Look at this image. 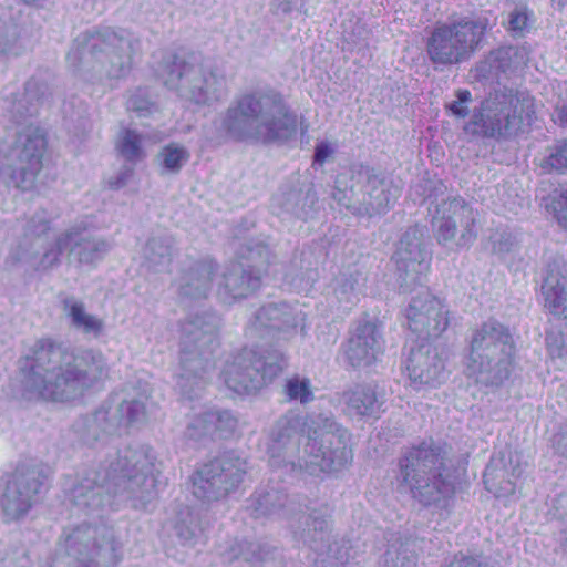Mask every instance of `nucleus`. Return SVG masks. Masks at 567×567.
<instances>
[{
    "mask_svg": "<svg viewBox=\"0 0 567 567\" xmlns=\"http://www.w3.org/2000/svg\"><path fill=\"white\" fill-rule=\"evenodd\" d=\"M162 465L146 445L118 450L96 468L65 477L62 488L75 514L102 518L122 504L144 509L158 494Z\"/></svg>",
    "mask_w": 567,
    "mask_h": 567,
    "instance_id": "f257e3e1",
    "label": "nucleus"
},
{
    "mask_svg": "<svg viewBox=\"0 0 567 567\" xmlns=\"http://www.w3.org/2000/svg\"><path fill=\"white\" fill-rule=\"evenodd\" d=\"M268 455L271 467L312 476L338 473L353 460L350 433L326 413L281 416L271 430Z\"/></svg>",
    "mask_w": 567,
    "mask_h": 567,
    "instance_id": "f03ea898",
    "label": "nucleus"
},
{
    "mask_svg": "<svg viewBox=\"0 0 567 567\" xmlns=\"http://www.w3.org/2000/svg\"><path fill=\"white\" fill-rule=\"evenodd\" d=\"M29 371L24 375V391L30 398L65 402L104 378L109 372L105 357L99 350L69 348L50 340L35 342Z\"/></svg>",
    "mask_w": 567,
    "mask_h": 567,
    "instance_id": "7ed1b4c3",
    "label": "nucleus"
},
{
    "mask_svg": "<svg viewBox=\"0 0 567 567\" xmlns=\"http://www.w3.org/2000/svg\"><path fill=\"white\" fill-rule=\"evenodd\" d=\"M54 218L44 209L28 218L21 226L17 246L10 252L11 258L44 271L60 264L64 250H69L72 260L89 266H95L110 251V241L87 234L94 227L92 216L81 217L54 240L48 241L47 235Z\"/></svg>",
    "mask_w": 567,
    "mask_h": 567,
    "instance_id": "20e7f679",
    "label": "nucleus"
},
{
    "mask_svg": "<svg viewBox=\"0 0 567 567\" xmlns=\"http://www.w3.org/2000/svg\"><path fill=\"white\" fill-rule=\"evenodd\" d=\"M141 41L123 28L94 27L80 33L68 52L66 60L76 78L91 84L90 94H103L113 80L126 78Z\"/></svg>",
    "mask_w": 567,
    "mask_h": 567,
    "instance_id": "39448f33",
    "label": "nucleus"
},
{
    "mask_svg": "<svg viewBox=\"0 0 567 567\" xmlns=\"http://www.w3.org/2000/svg\"><path fill=\"white\" fill-rule=\"evenodd\" d=\"M298 120L276 89L255 90L238 96L220 117V128L236 141H286L297 132Z\"/></svg>",
    "mask_w": 567,
    "mask_h": 567,
    "instance_id": "423d86ee",
    "label": "nucleus"
},
{
    "mask_svg": "<svg viewBox=\"0 0 567 567\" xmlns=\"http://www.w3.org/2000/svg\"><path fill=\"white\" fill-rule=\"evenodd\" d=\"M219 316L212 311L197 313L181 324L179 365L175 377L183 400L199 398L212 379L210 358L219 346Z\"/></svg>",
    "mask_w": 567,
    "mask_h": 567,
    "instance_id": "0eeeda50",
    "label": "nucleus"
},
{
    "mask_svg": "<svg viewBox=\"0 0 567 567\" xmlns=\"http://www.w3.org/2000/svg\"><path fill=\"white\" fill-rule=\"evenodd\" d=\"M121 558L112 527L82 523L64 528L49 567H110Z\"/></svg>",
    "mask_w": 567,
    "mask_h": 567,
    "instance_id": "6e6552de",
    "label": "nucleus"
},
{
    "mask_svg": "<svg viewBox=\"0 0 567 567\" xmlns=\"http://www.w3.org/2000/svg\"><path fill=\"white\" fill-rule=\"evenodd\" d=\"M404 482L420 503L440 505L453 496L455 478L441 447L422 443L400 461Z\"/></svg>",
    "mask_w": 567,
    "mask_h": 567,
    "instance_id": "1a4fd4ad",
    "label": "nucleus"
},
{
    "mask_svg": "<svg viewBox=\"0 0 567 567\" xmlns=\"http://www.w3.org/2000/svg\"><path fill=\"white\" fill-rule=\"evenodd\" d=\"M515 344L507 327L489 319L473 330L466 371L489 385H499L512 370Z\"/></svg>",
    "mask_w": 567,
    "mask_h": 567,
    "instance_id": "9d476101",
    "label": "nucleus"
},
{
    "mask_svg": "<svg viewBox=\"0 0 567 567\" xmlns=\"http://www.w3.org/2000/svg\"><path fill=\"white\" fill-rule=\"evenodd\" d=\"M533 114L534 100L529 95L506 89L495 91L474 109L472 118L464 125V131L473 136L508 138L516 134L525 122L529 124Z\"/></svg>",
    "mask_w": 567,
    "mask_h": 567,
    "instance_id": "9b49d317",
    "label": "nucleus"
},
{
    "mask_svg": "<svg viewBox=\"0 0 567 567\" xmlns=\"http://www.w3.org/2000/svg\"><path fill=\"white\" fill-rule=\"evenodd\" d=\"M286 367L285 354L268 342H254L227 359L220 378L238 395H249L271 383Z\"/></svg>",
    "mask_w": 567,
    "mask_h": 567,
    "instance_id": "f8f14e48",
    "label": "nucleus"
},
{
    "mask_svg": "<svg viewBox=\"0 0 567 567\" xmlns=\"http://www.w3.org/2000/svg\"><path fill=\"white\" fill-rule=\"evenodd\" d=\"M247 511L256 519L260 518H289L292 520L293 537L317 553L326 548L330 553L329 520L318 511L295 513L291 504L288 505L287 495L276 488H258L248 499Z\"/></svg>",
    "mask_w": 567,
    "mask_h": 567,
    "instance_id": "ddd939ff",
    "label": "nucleus"
},
{
    "mask_svg": "<svg viewBox=\"0 0 567 567\" xmlns=\"http://www.w3.org/2000/svg\"><path fill=\"white\" fill-rule=\"evenodd\" d=\"M159 78L166 87L196 104H212L227 94L225 76L196 54L169 56L161 66Z\"/></svg>",
    "mask_w": 567,
    "mask_h": 567,
    "instance_id": "4468645a",
    "label": "nucleus"
},
{
    "mask_svg": "<svg viewBox=\"0 0 567 567\" xmlns=\"http://www.w3.org/2000/svg\"><path fill=\"white\" fill-rule=\"evenodd\" d=\"M486 29V19L472 17H454L436 24L426 40L429 60L436 68L468 60Z\"/></svg>",
    "mask_w": 567,
    "mask_h": 567,
    "instance_id": "2eb2a0df",
    "label": "nucleus"
},
{
    "mask_svg": "<svg viewBox=\"0 0 567 567\" xmlns=\"http://www.w3.org/2000/svg\"><path fill=\"white\" fill-rule=\"evenodd\" d=\"M147 400L145 393L116 394L112 398L114 408L102 405L92 415L79 419L74 424V431L84 443L93 444L105 436L116 434L122 427L143 423L147 414Z\"/></svg>",
    "mask_w": 567,
    "mask_h": 567,
    "instance_id": "dca6fc26",
    "label": "nucleus"
},
{
    "mask_svg": "<svg viewBox=\"0 0 567 567\" xmlns=\"http://www.w3.org/2000/svg\"><path fill=\"white\" fill-rule=\"evenodd\" d=\"M51 474V467L41 462L24 461L17 466L0 498L7 522L28 514Z\"/></svg>",
    "mask_w": 567,
    "mask_h": 567,
    "instance_id": "f3484780",
    "label": "nucleus"
},
{
    "mask_svg": "<svg viewBox=\"0 0 567 567\" xmlns=\"http://www.w3.org/2000/svg\"><path fill=\"white\" fill-rule=\"evenodd\" d=\"M477 212L461 196L442 200L432 216L434 236L440 245L468 248L477 237Z\"/></svg>",
    "mask_w": 567,
    "mask_h": 567,
    "instance_id": "a211bd4d",
    "label": "nucleus"
},
{
    "mask_svg": "<svg viewBox=\"0 0 567 567\" xmlns=\"http://www.w3.org/2000/svg\"><path fill=\"white\" fill-rule=\"evenodd\" d=\"M247 461L235 453L202 465L193 475V494L203 501H217L236 491L247 474Z\"/></svg>",
    "mask_w": 567,
    "mask_h": 567,
    "instance_id": "6ab92c4d",
    "label": "nucleus"
},
{
    "mask_svg": "<svg viewBox=\"0 0 567 567\" xmlns=\"http://www.w3.org/2000/svg\"><path fill=\"white\" fill-rule=\"evenodd\" d=\"M246 250L240 254L239 260L227 265L220 275L217 293L224 302L246 298L260 287L269 249L258 244L255 247L247 246Z\"/></svg>",
    "mask_w": 567,
    "mask_h": 567,
    "instance_id": "aec40b11",
    "label": "nucleus"
},
{
    "mask_svg": "<svg viewBox=\"0 0 567 567\" xmlns=\"http://www.w3.org/2000/svg\"><path fill=\"white\" fill-rule=\"evenodd\" d=\"M432 252L424 239L423 228H409L399 241L395 252L396 284L400 292H412L423 287L430 271Z\"/></svg>",
    "mask_w": 567,
    "mask_h": 567,
    "instance_id": "412c9836",
    "label": "nucleus"
},
{
    "mask_svg": "<svg viewBox=\"0 0 567 567\" xmlns=\"http://www.w3.org/2000/svg\"><path fill=\"white\" fill-rule=\"evenodd\" d=\"M348 178L347 174H339L334 182L332 197L340 206L350 208L352 198L361 194V200L367 206L369 214L385 213L390 202V190L384 178L367 166H360L352 171V183L349 187Z\"/></svg>",
    "mask_w": 567,
    "mask_h": 567,
    "instance_id": "4be33fe9",
    "label": "nucleus"
},
{
    "mask_svg": "<svg viewBox=\"0 0 567 567\" xmlns=\"http://www.w3.org/2000/svg\"><path fill=\"white\" fill-rule=\"evenodd\" d=\"M45 147V134L39 126L28 123L18 132L10 154L16 161L11 173V181L17 188L21 190L33 188L37 175L42 167Z\"/></svg>",
    "mask_w": 567,
    "mask_h": 567,
    "instance_id": "5701e85b",
    "label": "nucleus"
},
{
    "mask_svg": "<svg viewBox=\"0 0 567 567\" xmlns=\"http://www.w3.org/2000/svg\"><path fill=\"white\" fill-rule=\"evenodd\" d=\"M306 315L298 306L286 302H269L260 307L249 319L246 336L250 340H266L275 332L284 333V338L305 332Z\"/></svg>",
    "mask_w": 567,
    "mask_h": 567,
    "instance_id": "b1692460",
    "label": "nucleus"
},
{
    "mask_svg": "<svg viewBox=\"0 0 567 567\" xmlns=\"http://www.w3.org/2000/svg\"><path fill=\"white\" fill-rule=\"evenodd\" d=\"M405 318L408 328L424 341L441 336L449 326L446 308L426 289L412 297Z\"/></svg>",
    "mask_w": 567,
    "mask_h": 567,
    "instance_id": "393cba45",
    "label": "nucleus"
},
{
    "mask_svg": "<svg viewBox=\"0 0 567 567\" xmlns=\"http://www.w3.org/2000/svg\"><path fill=\"white\" fill-rule=\"evenodd\" d=\"M385 341L379 327L360 322L343 344V357L353 369H370L382 360Z\"/></svg>",
    "mask_w": 567,
    "mask_h": 567,
    "instance_id": "a878e982",
    "label": "nucleus"
},
{
    "mask_svg": "<svg viewBox=\"0 0 567 567\" xmlns=\"http://www.w3.org/2000/svg\"><path fill=\"white\" fill-rule=\"evenodd\" d=\"M216 277V262L210 257L198 260L187 258L179 276L175 279L182 299L200 300L207 298Z\"/></svg>",
    "mask_w": 567,
    "mask_h": 567,
    "instance_id": "bb28decb",
    "label": "nucleus"
},
{
    "mask_svg": "<svg viewBox=\"0 0 567 567\" xmlns=\"http://www.w3.org/2000/svg\"><path fill=\"white\" fill-rule=\"evenodd\" d=\"M409 378L414 384L436 386L446 379L443 361L427 341L412 348L405 362Z\"/></svg>",
    "mask_w": 567,
    "mask_h": 567,
    "instance_id": "cd10ccee",
    "label": "nucleus"
},
{
    "mask_svg": "<svg viewBox=\"0 0 567 567\" xmlns=\"http://www.w3.org/2000/svg\"><path fill=\"white\" fill-rule=\"evenodd\" d=\"M540 291L544 307L567 320V262L561 257H553L546 264Z\"/></svg>",
    "mask_w": 567,
    "mask_h": 567,
    "instance_id": "c85d7f7f",
    "label": "nucleus"
},
{
    "mask_svg": "<svg viewBox=\"0 0 567 567\" xmlns=\"http://www.w3.org/2000/svg\"><path fill=\"white\" fill-rule=\"evenodd\" d=\"M237 426L238 419L230 411L203 409L188 417L185 435L190 440H198L208 434L227 437Z\"/></svg>",
    "mask_w": 567,
    "mask_h": 567,
    "instance_id": "c756f323",
    "label": "nucleus"
},
{
    "mask_svg": "<svg viewBox=\"0 0 567 567\" xmlns=\"http://www.w3.org/2000/svg\"><path fill=\"white\" fill-rule=\"evenodd\" d=\"M49 94L48 84L40 78L33 76L27 81L23 95L20 99L8 101L4 97V106L10 116L16 121L38 114L39 106L47 101Z\"/></svg>",
    "mask_w": 567,
    "mask_h": 567,
    "instance_id": "7c9ffc66",
    "label": "nucleus"
},
{
    "mask_svg": "<svg viewBox=\"0 0 567 567\" xmlns=\"http://www.w3.org/2000/svg\"><path fill=\"white\" fill-rule=\"evenodd\" d=\"M219 555L226 564H233L235 560H243L251 567H257L259 564L261 567H272L278 553L277 550L270 549L268 546H262L259 543L236 540L227 548H220Z\"/></svg>",
    "mask_w": 567,
    "mask_h": 567,
    "instance_id": "2f4dec72",
    "label": "nucleus"
},
{
    "mask_svg": "<svg viewBox=\"0 0 567 567\" xmlns=\"http://www.w3.org/2000/svg\"><path fill=\"white\" fill-rule=\"evenodd\" d=\"M344 412L354 417L374 415L380 409L375 386L367 383L354 384L341 394Z\"/></svg>",
    "mask_w": 567,
    "mask_h": 567,
    "instance_id": "473e14b6",
    "label": "nucleus"
},
{
    "mask_svg": "<svg viewBox=\"0 0 567 567\" xmlns=\"http://www.w3.org/2000/svg\"><path fill=\"white\" fill-rule=\"evenodd\" d=\"M63 308L71 326L83 334L99 337L104 329L103 319L86 311L83 301L69 297L63 301Z\"/></svg>",
    "mask_w": 567,
    "mask_h": 567,
    "instance_id": "72a5a7b5",
    "label": "nucleus"
},
{
    "mask_svg": "<svg viewBox=\"0 0 567 567\" xmlns=\"http://www.w3.org/2000/svg\"><path fill=\"white\" fill-rule=\"evenodd\" d=\"M275 202L287 213L297 218L307 219L311 217L315 210L317 197L315 192L308 187L303 189H292L289 193H282L275 198Z\"/></svg>",
    "mask_w": 567,
    "mask_h": 567,
    "instance_id": "f704fd0d",
    "label": "nucleus"
},
{
    "mask_svg": "<svg viewBox=\"0 0 567 567\" xmlns=\"http://www.w3.org/2000/svg\"><path fill=\"white\" fill-rule=\"evenodd\" d=\"M172 530L176 544L183 547H193L202 533L197 515L187 506L177 513L172 522Z\"/></svg>",
    "mask_w": 567,
    "mask_h": 567,
    "instance_id": "c9c22d12",
    "label": "nucleus"
},
{
    "mask_svg": "<svg viewBox=\"0 0 567 567\" xmlns=\"http://www.w3.org/2000/svg\"><path fill=\"white\" fill-rule=\"evenodd\" d=\"M24 29L17 22H2L0 25V55L19 56L28 48Z\"/></svg>",
    "mask_w": 567,
    "mask_h": 567,
    "instance_id": "e433bc0d",
    "label": "nucleus"
},
{
    "mask_svg": "<svg viewBox=\"0 0 567 567\" xmlns=\"http://www.w3.org/2000/svg\"><path fill=\"white\" fill-rule=\"evenodd\" d=\"M189 158L190 152L176 142L164 145L157 155V162L163 174H178Z\"/></svg>",
    "mask_w": 567,
    "mask_h": 567,
    "instance_id": "4c0bfd02",
    "label": "nucleus"
},
{
    "mask_svg": "<svg viewBox=\"0 0 567 567\" xmlns=\"http://www.w3.org/2000/svg\"><path fill=\"white\" fill-rule=\"evenodd\" d=\"M143 254L147 267L161 271L171 262L172 240L168 237H154L147 241Z\"/></svg>",
    "mask_w": 567,
    "mask_h": 567,
    "instance_id": "58836bf2",
    "label": "nucleus"
},
{
    "mask_svg": "<svg viewBox=\"0 0 567 567\" xmlns=\"http://www.w3.org/2000/svg\"><path fill=\"white\" fill-rule=\"evenodd\" d=\"M284 393L289 402H298L302 405L315 400L311 380L300 374H293L286 380Z\"/></svg>",
    "mask_w": 567,
    "mask_h": 567,
    "instance_id": "ea45409f",
    "label": "nucleus"
},
{
    "mask_svg": "<svg viewBox=\"0 0 567 567\" xmlns=\"http://www.w3.org/2000/svg\"><path fill=\"white\" fill-rule=\"evenodd\" d=\"M540 169L545 174L567 173V141H559L553 146L546 148V153L540 161Z\"/></svg>",
    "mask_w": 567,
    "mask_h": 567,
    "instance_id": "a19ab883",
    "label": "nucleus"
},
{
    "mask_svg": "<svg viewBox=\"0 0 567 567\" xmlns=\"http://www.w3.org/2000/svg\"><path fill=\"white\" fill-rule=\"evenodd\" d=\"M334 295L341 306L350 308L359 300L358 279L342 274L336 279Z\"/></svg>",
    "mask_w": 567,
    "mask_h": 567,
    "instance_id": "79ce46f5",
    "label": "nucleus"
},
{
    "mask_svg": "<svg viewBox=\"0 0 567 567\" xmlns=\"http://www.w3.org/2000/svg\"><path fill=\"white\" fill-rule=\"evenodd\" d=\"M117 150L130 162L141 159L144 156L142 136L134 130H124L118 138Z\"/></svg>",
    "mask_w": 567,
    "mask_h": 567,
    "instance_id": "37998d69",
    "label": "nucleus"
},
{
    "mask_svg": "<svg viewBox=\"0 0 567 567\" xmlns=\"http://www.w3.org/2000/svg\"><path fill=\"white\" fill-rule=\"evenodd\" d=\"M126 109L136 113L138 117H146L152 114L155 105L146 97L143 90H137L127 97Z\"/></svg>",
    "mask_w": 567,
    "mask_h": 567,
    "instance_id": "c03bdc74",
    "label": "nucleus"
},
{
    "mask_svg": "<svg viewBox=\"0 0 567 567\" xmlns=\"http://www.w3.org/2000/svg\"><path fill=\"white\" fill-rule=\"evenodd\" d=\"M546 343L553 358L567 360V333L549 332L546 336Z\"/></svg>",
    "mask_w": 567,
    "mask_h": 567,
    "instance_id": "a18cd8bd",
    "label": "nucleus"
},
{
    "mask_svg": "<svg viewBox=\"0 0 567 567\" xmlns=\"http://www.w3.org/2000/svg\"><path fill=\"white\" fill-rule=\"evenodd\" d=\"M456 100L447 105L449 111L456 117L464 118L470 113L468 104L472 102V93L468 90H457Z\"/></svg>",
    "mask_w": 567,
    "mask_h": 567,
    "instance_id": "49530a36",
    "label": "nucleus"
},
{
    "mask_svg": "<svg viewBox=\"0 0 567 567\" xmlns=\"http://www.w3.org/2000/svg\"><path fill=\"white\" fill-rule=\"evenodd\" d=\"M550 206L559 226L567 229V187L553 198Z\"/></svg>",
    "mask_w": 567,
    "mask_h": 567,
    "instance_id": "de8ad7c7",
    "label": "nucleus"
},
{
    "mask_svg": "<svg viewBox=\"0 0 567 567\" xmlns=\"http://www.w3.org/2000/svg\"><path fill=\"white\" fill-rule=\"evenodd\" d=\"M285 280L298 292L305 291L308 292L313 284L318 280V272L317 270H307L306 275L302 277H293L289 278L286 276Z\"/></svg>",
    "mask_w": 567,
    "mask_h": 567,
    "instance_id": "09e8293b",
    "label": "nucleus"
},
{
    "mask_svg": "<svg viewBox=\"0 0 567 567\" xmlns=\"http://www.w3.org/2000/svg\"><path fill=\"white\" fill-rule=\"evenodd\" d=\"M446 567H488L480 557L456 555Z\"/></svg>",
    "mask_w": 567,
    "mask_h": 567,
    "instance_id": "8fccbe9b",
    "label": "nucleus"
},
{
    "mask_svg": "<svg viewBox=\"0 0 567 567\" xmlns=\"http://www.w3.org/2000/svg\"><path fill=\"white\" fill-rule=\"evenodd\" d=\"M333 151L329 143L320 142L316 145L313 154V165H323L332 155Z\"/></svg>",
    "mask_w": 567,
    "mask_h": 567,
    "instance_id": "3c124183",
    "label": "nucleus"
},
{
    "mask_svg": "<svg viewBox=\"0 0 567 567\" xmlns=\"http://www.w3.org/2000/svg\"><path fill=\"white\" fill-rule=\"evenodd\" d=\"M133 176V168L131 167H123L118 174L109 181V186L112 189H120L127 185L131 177Z\"/></svg>",
    "mask_w": 567,
    "mask_h": 567,
    "instance_id": "603ef678",
    "label": "nucleus"
},
{
    "mask_svg": "<svg viewBox=\"0 0 567 567\" xmlns=\"http://www.w3.org/2000/svg\"><path fill=\"white\" fill-rule=\"evenodd\" d=\"M553 446L557 453L567 457V424L561 426L553 437Z\"/></svg>",
    "mask_w": 567,
    "mask_h": 567,
    "instance_id": "864d4df0",
    "label": "nucleus"
},
{
    "mask_svg": "<svg viewBox=\"0 0 567 567\" xmlns=\"http://www.w3.org/2000/svg\"><path fill=\"white\" fill-rule=\"evenodd\" d=\"M527 24V16L525 12L519 10H515L509 16V30L515 32H520L526 28Z\"/></svg>",
    "mask_w": 567,
    "mask_h": 567,
    "instance_id": "5fc2aeb1",
    "label": "nucleus"
},
{
    "mask_svg": "<svg viewBox=\"0 0 567 567\" xmlns=\"http://www.w3.org/2000/svg\"><path fill=\"white\" fill-rule=\"evenodd\" d=\"M406 547H409V544H406ZM396 567H414L416 557L413 553V550H410L409 548L399 549L398 556H396Z\"/></svg>",
    "mask_w": 567,
    "mask_h": 567,
    "instance_id": "6e6d98bb",
    "label": "nucleus"
},
{
    "mask_svg": "<svg viewBox=\"0 0 567 567\" xmlns=\"http://www.w3.org/2000/svg\"><path fill=\"white\" fill-rule=\"evenodd\" d=\"M513 51V48H503L492 53L491 59L493 60V62H498V64L496 65L497 69H502L503 71H505L509 66L506 60L511 56V53Z\"/></svg>",
    "mask_w": 567,
    "mask_h": 567,
    "instance_id": "4d7b16f0",
    "label": "nucleus"
},
{
    "mask_svg": "<svg viewBox=\"0 0 567 567\" xmlns=\"http://www.w3.org/2000/svg\"><path fill=\"white\" fill-rule=\"evenodd\" d=\"M551 505L557 517L564 518L567 516V491L553 498Z\"/></svg>",
    "mask_w": 567,
    "mask_h": 567,
    "instance_id": "13d9d810",
    "label": "nucleus"
},
{
    "mask_svg": "<svg viewBox=\"0 0 567 567\" xmlns=\"http://www.w3.org/2000/svg\"><path fill=\"white\" fill-rule=\"evenodd\" d=\"M553 116L559 125L567 126V101L556 105Z\"/></svg>",
    "mask_w": 567,
    "mask_h": 567,
    "instance_id": "bf43d9fd",
    "label": "nucleus"
},
{
    "mask_svg": "<svg viewBox=\"0 0 567 567\" xmlns=\"http://www.w3.org/2000/svg\"><path fill=\"white\" fill-rule=\"evenodd\" d=\"M22 2L27 3V4H31V6H35V7H42L43 3L47 1V0H21Z\"/></svg>",
    "mask_w": 567,
    "mask_h": 567,
    "instance_id": "052dcab7",
    "label": "nucleus"
},
{
    "mask_svg": "<svg viewBox=\"0 0 567 567\" xmlns=\"http://www.w3.org/2000/svg\"><path fill=\"white\" fill-rule=\"evenodd\" d=\"M494 249L499 252L509 251V246L506 243L505 246L503 247L502 243H499L498 247L495 246Z\"/></svg>",
    "mask_w": 567,
    "mask_h": 567,
    "instance_id": "680f3d73",
    "label": "nucleus"
},
{
    "mask_svg": "<svg viewBox=\"0 0 567 567\" xmlns=\"http://www.w3.org/2000/svg\"><path fill=\"white\" fill-rule=\"evenodd\" d=\"M561 546L564 550L567 551V532H564V537L561 538Z\"/></svg>",
    "mask_w": 567,
    "mask_h": 567,
    "instance_id": "e2e57ef3",
    "label": "nucleus"
},
{
    "mask_svg": "<svg viewBox=\"0 0 567 567\" xmlns=\"http://www.w3.org/2000/svg\"><path fill=\"white\" fill-rule=\"evenodd\" d=\"M564 2H567V0H559V4H564Z\"/></svg>",
    "mask_w": 567,
    "mask_h": 567,
    "instance_id": "0e129e2a",
    "label": "nucleus"
}]
</instances>
